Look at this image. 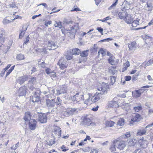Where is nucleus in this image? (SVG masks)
Masks as SVG:
<instances>
[{"label": "nucleus", "mask_w": 153, "mask_h": 153, "mask_svg": "<svg viewBox=\"0 0 153 153\" xmlns=\"http://www.w3.org/2000/svg\"><path fill=\"white\" fill-rule=\"evenodd\" d=\"M36 78L35 77H33L31 78L30 80L28 82H30V83H33V82L36 81Z\"/></svg>", "instance_id": "obj_58"}, {"label": "nucleus", "mask_w": 153, "mask_h": 153, "mask_svg": "<svg viewBox=\"0 0 153 153\" xmlns=\"http://www.w3.org/2000/svg\"><path fill=\"white\" fill-rule=\"evenodd\" d=\"M27 87L25 86H23L20 87L18 90V95L19 96H23L26 95L27 92Z\"/></svg>", "instance_id": "obj_9"}, {"label": "nucleus", "mask_w": 153, "mask_h": 153, "mask_svg": "<svg viewBox=\"0 0 153 153\" xmlns=\"http://www.w3.org/2000/svg\"><path fill=\"white\" fill-rule=\"evenodd\" d=\"M58 64L61 69L63 70L66 68L68 65L66 59L62 58L59 61Z\"/></svg>", "instance_id": "obj_8"}, {"label": "nucleus", "mask_w": 153, "mask_h": 153, "mask_svg": "<svg viewBox=\"0 0 153 153\" xmlns=\"http://www.w3.org/2000/svg\"><path fill=\"white\" fill-rule=\"evenodd\" d=\"M127 143L128 146H134L136 144L137 140L133 138L131 139H128L127 140Z\"/></svg>", "instance_id": "obj_19"}, {"label": "nucleus", "mask_w": 153, "mask_h": 153, "mask_svg": "<svg viewBox=\"0 0 153 153\" xmlns=\"http://www.w3.org/2000/svg\"><path fill=\"white\" fill-rule=\"evenodd\" d=\"M28 123L30 129L32 130H35L36 127V121L35 120H31Z\"/></svg>", "instance_id": "obj_13"}, {"label": "nucleus", "mask_w": 153, "mask_h": 153, "mask_svg": "<svg viewBox=\"0 0 153 153\" xmlns=\"http://www.w3.org/2000/svg\"><path fill=\"white\" fill-rule=\"evenodd\" d=\"M108 106L111 107H118L119 106L118 102L116 101H111L108 103Z\"/></svg>", "instance_id": "obj_22"}, {"label": "nucleus", "mask_w": 153, "mask_h": 153, "mask_svg": "<svg viewBox=\"0 0 153 153\" xmlns=\"http://www.w3.org/2000/svg\"><path fill=\"white\" fill-rule=\"evenodd\" d=\"M136 42H133L128 45V47L129 50H132L136 48Z\"/></svg>", "instance_id": "obj_28"}, {"label": "nucleus", "mask_w": 153, "mask_h": 153, "mask_svg": "<svg viewBox=\"0 0 153 153\" xmlns=\"http://www.w3.org/2000/svg\"><path fill=\"white\" fill-rule=\"evenodd\" d=\"M116 146L117 147L116 144L114 143V140L112 141L111 144V145L109 150L110 151L112 152H115L116 151Z\"/></svg>", "instance_id": "obj_24"}, {"label": "nucleus", "mask_w": 153, "mask_h": 153, "mask_svg": "<svg viewBox=\"0 0 153 153\" xmlns=\"http://www.w3.org/2000/svg\"><path fill=\"white\" fill-rule=\"evenodd\" d=\"M57 100H58V102L57 101L56 102V105H57L59 106L61 105V100H60L59 97H57Z\"/></svg>", "instance_id": "obj_51"}, {"label": "nucleus", "mask_w": 153, "mask_h": 153, "mask_svg": "<svg viewBox=\"0 0 153 153\" xmlns=\"http://www.w3.org/2000/svg\"><path fill=\"white\" fill-rule=\"evenodd\" d=\"M124 120L123 118H120L117 122V124L121 126H122L124 125Z\"/></svg>", "instance_id": "obj_35"}, {"label": "nucleus", "mask_w": 153, "mask_h": 153, "mask_svg": "<svg viewBox=\"0 0 153 153\" xmlns=\"http://www.w3.org/2000/svg\"><path fill=\"white\" fill-rule=\"evenodd\" d=\"M24 120L26 122H28L31 120V115L30 112L27 111L25 113V116L24 117Z\"/></svg>", "instance_id": "obj_16"}, {"label": "nucleus", "mask_w": 153, "mask_h": 153, "mask_svg": "<svg viewBox=\"0 0 153 153\" xmlns=\"http://www.w3.org/2000/svg\"><path fill=\"white\" fill-rule=\"evenodd\" d=\"M127 13L125 11H122L121 12L117 11L116 12L115 15L116 16H118L120 19H123L125 18V17L127 15Z\"/></svg>", "instance_id": "obj_15"}, {"label": "nucleus", "mask_w": 153, "mask_h": 153, "mask_svg": "<svg viewBox=\"0 0 153 153\" xmlns=\"http://www.w3.org/2000/svg\"><path fill=\"white\" fill-rule=\"evenodd\" d=\"M108 61L109 63L112 65H113L114 64V60L112 57H109L108 59Z\"/></svg>", "instance_id": "obj_45"}, {"label": "nucleus", "mask_w": 153, "mask_h": 153, "mask_svg": "<svg viewBox=\"0 0 153 153\" xmlns=\"http://www.w3.org/2000/svg\"><path fill=\"white\" fill-rule=\"evenodd\" d=\"M140 147L142 148H146L148 143L147 140L144 139L143 137H141L138 141Z\"/></svg>", "instance_id": "obj_7"}, {"label": "nucleus", "mask_w": 153, "mask_h": 153, "mask_svg": "<svg viewBox=\"0 0 153 153\" xmlns=\"http://www.w3.org/2000/svg\"><path fill=\"white\" fill-rule=\"evenodd\" d=\"M48 46L49 47H51L53 48V49L50 48L49 49V50H51L52 49H56L58 47V46L55 42L52 41H49L48 43Z\"/></svg>", "instance_id": "obj_21"}, {"label": "nucleus", "mask_w": 153, "mask_h": 153, "mask_svg": "<svg viewBox=\"0 0 153 153\" xmlns=\"http://www.w3.org/2000/svg\"><path fill=\"white\" fill-rule=\"evenodd\" d=\"M65 54L66 58L68 60H70L72 58V55L73 54L71 53V50H68Z\"/></svg>", "instance_id": "obj_23"}, {"label": "nucleus", "mask_w": 153, "mask_h": 153, "mask_svg": "<svg viewBox=\"0 0 153 153\" xmlns=\"http://www.w3.org/2000/svg\"><path fill=\"white\" fill-rule=\"evenodd\" d=\"M79 93H77L75 95L73 96V98L72 99L73 100L75 101L76 100V97H77V96L79 95Z\"/></svg>", "instance_id": "obj_60"}, {"label": "nucleus", "mask_w": 153, "mask_h": 153, "mask_svg": "<svg viewBox=\"0 0 153 153\" xmlns=\"http://www.w3.org/2000/svg\"><path fill=\"white\" fill-rule=\"evenodd\" d=\"M78 113L77 109L75 108H70L66 111L63 112V115L65 117H68L70 115L76 114Z\"/></svg>", "instance_id": "obj_5"}, {"label": "nucleus", "mask_w": 153, "mask_h": 153, "mask_svg": "<svg viewBox=\"0 0 153 153\" xmlns=\"http://www.w3.org/2000/svg\"><path fill=\"white\" fill-rule=\"evenodd\" d=\"M49 75L52 78H55L56 77V73L53 71H51V73H50Z\"/></svg>", "instance_id": "obj_52"}, {"label": "nucleus", "mask_w": 153, "mask_h": 153, "mask_svg": "<svg viewBox=\"0 0 153 153\" xmlns=\"http://www.w3.org/2000/svg\"><path fill=\"white\" fill-rule=\"evenodd\" d=\"M116 69V68L115 67H111L109 68V72L110 73L114 74L117 72Z\"/></svg>", "instance_id": "obj_33"}, {"label": "nucleus", "mask_w": 153, "mask_h": 153, "mask_svg": "<svg viewBox=\"0 0 153 153\" xmlns=\"http://www.w3.org/2000/svg\"><path fill=\"white\" fill-rule=\"evenodd\" d=\"M118 0H116L115 2L109 8V9L110 10H112L113 8L115 7L116 5L117 4V2Z\"/></svg>", "instance_id": "obj_43"}, {"label": "nucleus", "mask_w": 153, "mask_h": 153, "mask_svg": "<svg viewBox=\"0 0 153 153\" xmlns=\"http://www.w3.org/2000/svg\"><path fill=\"white\" fill-rule=\"evenodd\" d=\"M19 143H17L16 144L15 146H13L11 148V149H12L15 150L16 149L17 147L18 146Z\"/></svg>", "instance_id": "obj_56"}, {"label": "nucleus", "mask_w": 153, "mask_h": 153, "mask_svg": "<svg viewBox=\"0 0 153 153\" xmlns=\"http://www.w3.org/2000/svg\"><path fill=\"white\" fill-rule=\"evenodd\" d=\"M114 143L116 144L117 147L120 150H123L126 146L127 142L123 140H114Z\"/></svg>", "instance_id": "obj_4"}, {"label": "nucleus", "mask_w": 153, "mask_h": 153, "mask_svg": "<svg viewBox=\"0 0 153 153\" xmlns=\"http://www.w3.org/2000/svg\"><path fill=\"white\" fill-rule=\"evenodd\" d=\"M71 30L69 32V34L71 37L74 38L76 32V30L74 27H71Z\"/></svg>", "instance_id": "obj_25"}, {"label": "nucleus", "mask_w": 153, "mask_h": 153, "mask_svg": "<svg viewBox=\"0 0 153 153\" xmlns=\"http://www.w3.org/2000/svg\"><path fill=\"white\" fill-rule=\"evenodd\" d=\"M39 65H40V67L41 68H45V63L44 62H42Z\"/></svg>", "instance_id": "obj_59"}, {"label": "nucleus", "mask_w": 153, "mask_h": 153, "mask_svg": "<svg viewBox=\"0 0 153 153\" xmlns=\"http://www.w3.org/2000/svg\"><path fill=\"white\" fill-rule=\"evenodd\" d=\"M110 80L111 84L113 85L115 82L116 77L115 76H111Z\"/></svg>", "instance_id": "obj_48"}, {"label": "nucleus", "mask_w": 153, "mask_h": 153, "mask_svg": "<svg viewBox=\"0 0 153 153\" xmlns=\"http://www.w3.org/2000/svg\"><path fill=\"white\" fill-rule=\"evenodd\" d=\"M52 134L55 137H58L59 138L61 135V131L60 128L59 127H57L54 129V131H53Z\"/></svg>", "instance_id": "obj_11"}, {"label": "nucleus", "mask_w": 153, "mask_h": 153, "mask_svg": "<svg viewBox=\"0 0 153 153\" xmlns=\"http://www.w3.org/2000/svg\"><path fill=\"white\" fill-rule=\"evenodd\" d=\"M46 73L48 74H49L51 73V71L50 69L49 68H47L45 69Z\"/></svg>", "instance_id": "obj_61"}, {"label": "nucleus", "mask_w": 153, "mask_h": 153, "mask_svg": "<svg viewBox=\"0 0 153 153\" xmlns=\"http://www.w3.org/2000/svg\"><path fill=\"white\" fill-rule=\"evenodd\" d=\"M89 51L87 50L83 51L82 53H80V56L82 57H86L88 54Z\"/></svg>", "instance_id": "obj_37"}, {"label": "nucleus", "mask_w": 153, "mask_h": 153, "mask_svg": "<svg viewBox=\"0 0 153 153\" xmlns=\"http://www.w3.org/2000/svg\"><path fill=\"white\" fill-rule=\"evenodd\" d=\"M108 88L109 86L108 84L104 82L102 83L101 87L98 88V90L100 92L98 93H96L91 98V101L92 102H95L99 100L100 98V95L106 94Z\"/></svg>", "instance_id": "obj_1"}, {"label": "nucleus", "mask_w": 153, "mask_h": 153, "mask_svg": "<svg viewBox=\"0 0 153 153\" xmlns=\"http://www.w3.org/2000/svg\"><path fill=\"white\" fill-rule=\"evenodd\" d=\"M61 94H64L66 93V91L65 88H62L60 90Z\"/></svg>", "instance_id": "obj_55"}, {"label": "nucleus", "mask_w": 153, "mask_h": 153, "mask_svg": "<svg viewBox=\"0 0 153 153\" xmlns=\"http://www.w3.org/2000/svg\"><path fill=\"white\" fill-rule=\"evenodd\" d=\"M146 128H142L138 130L137 131L136 133V135L137 136H140L144 135L145 134L146 132Z\"/></svg>", "instance_id": "obj_18"}, {"label": "nucleus", "mask_w": 153, "mask_h": 153, "mask_svg": "<svg viewBox=\"0 0 153 153\" xmlns=\"http://www.w3.org/2000/svg\"><path fill=\"white\" fill-rule=\"evenodd\" d=\"M82 119L83 121H82V124L84 125L88 126L90 125L94 126L96 125L95 123L91 122V119L89 115H86L82 117Z\"/></svg>", "instance_id": "obj_3"}, {"label": "nucleus", "mask_w": 153, "mask_h": 153, "mask_svg": "<svg viewBox=\"0 0 153 153\" xmlns=\"http://www.w3.org/2000/svg\"><path fill=\"white\" fill-rule=\"evenodd\" d=\"M139 19L137 18L136 20L133 21L131 23L132 27H136L139 25Z\"/></svg>", "instance_id": "obj_32"}, {"label": "nucleus", "mask_w": 153, "mask_h": 153, "mask_svg": "<svg viewBox=\"0 0 153 153\" xmlns=\"http://www.w3.org/2000/svg\"><path fill=\"white\" fill-rule=\"evenodd\" d=\"M132 95L135 97H139L140 96L141 94L138 90H137L132 91Z\"/></svg>", "instance_id": "obj_29"}, {"label": "nucleus", "mask_w": 153, "mask_h": 153, "mask_svg": "<svg viewBox=\"0 0 153 153\" xmlns=\"http://www.w3.org/2000/svg\"><path fill=\"white\" fill-rule=\"evenodd\" d=\"M25 59L24 56L21 53L18 54L16 57V59L17 60H21L24 59Z\"/></svg>", "instance_id": "obj_36"}, {"label": "nucleus", "mask_w": 153, "mask_h": 153, "mask_svg": "<svg viewBox=\"0 0 153 153\" xmlns=\"http://www.w3.org/2000/svg\"><path fill=\"white\" fill-rule=\"evenodd\" d=\"M80 52V50L78 48L74 49L72 50V53L74 55H79Z\"/></svg>", "instance_id": "obj_38"}, {"label": "nucleus", "mask_w": 153, "mask_h": 153, "mask_svg": "<svg viewBox=\"0 0 153 153\" xmlns=\"http://www.w3.org/2000/svg\"><path fill=\"white\" fill-rule=\"evenodd\" d=\"M133 153H143V152L140 149H138L135 150Z\"/></svg>", "instance_id": "obj_54"}, {"label": "nucleus", "mask_w": 153, "mask_h": 153, "mask_svg": "<svg viewBox=\"0 0 153 153\" xmlns=\"http://www.w3.org/2000/svg\"><path fill=\"white\" fill-rule=\"evenodd\" d=\"M143 38L146 40L147 39H151V37L149 36H148L146 35H144L143 36Z\"/></svg>", "instance_id": "obj_53"}, {"label": "nucleus", "mask_w": 153, "mask_h": 153, "mask_svg": "<svg viewBox=\"0 0 153 153\" xmlns=\"http://www.w3.org/2000/svg\"><path fill=\"white\" fill-rule=\"evenodd\" d=\"M91 96V94H85V95H81L80 98L81 100H84L85 98L86 99L84 101V103L87 105L88 102L90 101V98Z\"/></svg>", "instance_id": "obj_10"}, {"label": "nucleus", "mask_w": 153, "mask_h": 153, "mask_svg": "<svg viewBox=\"0 0 153 153\" xmlns=\"http://www.w3.org/2000/svg\"><path fill=\"white\" fill-rule=\"evenodd\" d=\"M55 140H51L47 142L49 146H52L55 143Z\"/></svg>", "instance_id": "obj_47"}, {"label": "nucleus", "mask_w": 153, "mask_h": 153, "mask_svg": "<svg viewBox=\"0 0 153 153\" xmlns=\"http://www.w3.org/2000/svg\"><path fill=\"white\" fill-rule=\"evenodd\" d=\"M133 20V18L130 15L127 14L124 18L125 21L127 24H131Z\"/></svg>", "instance_id": "obj_17"}, {"label": "nucleus", "mask_w": 153, "mask_h": 153, "mask_svg": "<svg viewBox=\"0 0 153 153\" xmlns=\"http://www.w3.org/2000/svg\"><path fill=\"white\" fill-rule=\"evenodd\" d=\"M46 103L48 109V112L49 113L55 112L56 111L57 108L55 106L56 102L54 100L47 99Z\"/></svg>", "instance_id": "obj_2"}, {"label": "nucleus", "mask_w": 153, "mask_h": 153, "mask_svg": "<svg viewBox=\"0 0 153 153\" xmlns=\"http://www.w3.org/2000/svg\"><path fill=\"white\" fill-rule=\"evenodd\" d=\"M142 109L141 105L134 107V109L136 112H138Z\"/></svg>", "instance_id": "obj_42"}, {"label": "nucleus", "mask_w": 153, "mask_h": 153, "mask_svg": "<svg viewBox=\"0 0 153 153\" xmlns=\"http://www.w3.org/2000/svg\"><path fill=\"white\" fill-rule=\"evenodd\" d=\"M26 80V78L25 76L19 77L17 82L21 85Z\"/></svg>", "instance_id": "obj_26"}, {"label": "nucleus", "mask_w": 153, "mask_h": 153, "mask_svg": "<svg viewBox=\"0 0 153 153\" xmlns=\"http://www.w3.org/2000/svg\"><path fill=\"white\" fill-rule=\"evenodd\" d=\"M51 23H52V22L51 21H46L45 22V25L46 27H48V25H50L51 24Z\"/></svg>", "instance_id": "obj_57"}, {"label": "nucleus", "mask_w": 153, "mask_h": 153, "mask_svg": "<svg viewBox=\"0 0 153 153\" xmlns=\"http://www.w3.org/2000/svg\"><path fill=\"white\" fill-rule=\"evenodd\" d=\"M131 134L130 132H127L125 134L123 135L122 137L124 138H128L131 136Z\"/></svg>", "instance_id": "obj_41"}, {"label": "nucleus", "mask_w": 153, "mask_h": 153, "mask_svg": "<svg viewBox=\"0 0 153 153\" xmlns=\"http://www.w3.org/2000/svg\"><path fill=\"white\" fill-rule=\"evenodd\" d=\"M11 21V20H8L5 18L3 20V23L4 25H5L10 23Z\"/></svg>", "instance_id": "obj_44"}, {"label": "nucleus", "mask_w": 153, "mask_h": 153, "mask_svg": "<svg viewBox=\"0 0 153 153\" xmlns=\"http://www.w3.org/2000/svg\"><path fill=\"white\" fill-rule=\"evenodd\" d=\"M9 7H12V8H15L16 7V6L15 5V4L14 3H13L11 4H10L9 5Z\"/></svg>", "instance_id": "obj_62"}, {"label": "nucleus", "mask_w": 153, "mask_h": 153, "mask_svg": "<svg viewBox=\"0 0 153 153\" xmlns=\"http://www.w3.org/2000/svg\"><path fill=\"white\" fill-rule=\"evenodd\" d=\"M55 23L54 24V25L56 27H57L60 28H61L62 27V22H57L56 21L55 22Z\"/></svg>", "instance_id": "obj_39"}, {"label": "nucleus", "mask_w": 153, "mask_h": 153, "mask_svg": "<svg viewBox=\"0 0 153 153\" xmlns=\"http://www.w3.org/2000/svg\"><path fill=\"white\" fill-rule=\"evenodd\" d=\"M27 27L23 26L22 30L21 31V33L19 35V38H22L25 33V31L27 30Z\"/></svg>", "instance_id": "obj_27"}, {"label": "nucleus", "mask_w": 153, "mask_h": 153, "mask_svg": "<svg viewBox=\"0 0 153 153\" xmlns=\"http://www.w3.org/2000/svg\"><path fill=\"white\" fill-rule=\"evenodd\" d=\"M121 107L124 110L128 111L130 109L131 106L129 103L123 102L121 104Z\"/></svg>", "instance_id": "obj_14"}, {"label": "nucleus", "mask_w": 153, "mask_h": 153, "mask_svg": "<svg viewBox=\"0 0 153 153\" xmlns=\"http://www.w3.org/2000/svg\"><path fill=\"white\" fill-rule=\"evenodd\" d=\"M38 119L41 123H45L47 122V116L45 114L40 113L38 115Z\"/></svg>", "instance_id": "obj_12"}, {"label": "nucleus", "mask_w": 153, "mask_h": 153, "mask_svg": "<svg viewBox=\"0 0 153 153\" xmlns=\"http://www.w3.org/2000/svg\"><path fill=\"white\" fill-rule=\"evenodd\" d=\"M100 54L102 55V56H104L106 54L105 52L102 48H100L98 52V55H100Z\"/></svg>", "instance_id": "obj_40"}, {"label": "nucleus", "mask_w": 153, "mask_h": 153, "mask_svg": "<svg viewBox=\"0 0 153 153\" xmlns=\"http://www.w3.org/2000/svg\"><path fill=\"white\" fill-rule=\"evenodd\" d=\"M53 93L55 94L59 95L60 94H61L60 93V90H56V91H54Z\"/></svg>", "instance_id": "obj_64"}, {"label": "nucleus", "mask_w": 153, "mask_h": 153, "mask_svg": "<svg viewBox=\"0 0 153 153\" xmlns=\"http://www.w3.org/2000/svg\"><path fill=\"white\" fill-rule=\"evenodd\" d=\"M153 63V60L151 59L145 65L146 66H149Z\"/></svg>", "instance_id": "obj_50"}, {"label": "nucleus", "mask_w": 153, "mask_h": 153, "mask_svg": "<svg viewBox=\"0 0 153 153\" xmlns=\"http://www.w3.org/2000/svg\"><path fill=\"white\" fill-rule=\"evenodd\" d=\"M146 5H147V7H148V8L149 9L148 10L149 11L152 10V9L153 7V6L152 5V4H150V3H147L146 4Z\"/></svg>", "instance_id": "obj_46"}, {"label": "nucleus", "mask_w": 153, "mask_h": 153, "mask_svg": "<svg viewBox=\"0 0 153 153\" xmlns=\"http://www.w3.org/2000/svg\"><path fill=\"white\" fill-rule=\"evenodd\" d=\"M40 91L39 90H37L35 91L33 95L30 97V100L34 102H38L39 101V96Z\"/></svg>", "instance_id": "obj_6"}, {"label": "nucleus", "mask_w": 153, "mask_h": 153, "mask_svg": "<svg viewBox=\"0 0 153 153\" xmlns=\"http://www.w3.org/2000/svg\"><path fill=\"white\" fill-rule=\"evenodd\" d=\"M115 123L112 121H107L105 122V125L107 126L111 127L113 126Z\"/></svg>", "instance_id": "obj_31"}, {"label": "nucleus", "mask_w": 153, "mask_h": 153, "mask_svg": "<svg viewBox=\"0 0 153 153\" xmlns=\"http://www.w3.org/2000/svg\"><path fill=\"white\" fill-rule=\"evenodd\" d=\"M80 11V10L79 8L78 7L76 6H74V9L72 10L71 11Z\"/></svg>", "instance_id": "obj_49"}, {"label": "nucleus", "mask_w": 153, "mask_h": 153, "mask_svg": "<svg viewBox=\"0 0 153 153\" xmlns=\"http://www.w3.org/2000/svg\"><path fill=\"white\" fill-rule=\"evenodd\" d=\"M33 83L28 82L27 84L28 88L31 91H34L36 90V88L33 86Z\"/></svg>", "instance_id": "obj_34"}, {"label": "nucleus", "mask_w": 153, "mask_h": 153, "mask_svg": "<svg viewBox=\"0 0 153 153\" xmlns=\"http://www.w3.org/2000/svg\"><path fill=\"white\" fill-rule=\"evenodd\" d=\"M64 22L67 24L71 23L72 22L70 20H68L67 19H65L64 20Z\"/></svg>", "instance_id": "obj_63"}, {"label": "nucleus", "mask_w": 153, "mask_h": 153, "mask_svg": "<svg viewBox=\"0 0 153 153\" xmlns=\"http://www.w3.org/2000/svg\"><path fill=\"white\" fill-rule=\"evenodd\" d=\"M141 119V115L138 114H136L133 116V117L131 119V121L133 122L139 121Z\"/></svg>", "instance_id": "obj_20"}, {"label": "nucleus", "mask_w": 153, "mask_h": 153, "mask_svg": "<svg viewBox=\"0 0 153 153\" xmlns=\"http://www.w3.org/2000/svg\"><path fill=\"white\" fill-rule=\"evenodd\" d=\"M130 66L129 62L128 61H127L123 65V68L122 69V72H124L127 69V68L129 67Z\"/></svg>", "instance_id": "obj_30"}]
</instances>
